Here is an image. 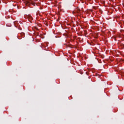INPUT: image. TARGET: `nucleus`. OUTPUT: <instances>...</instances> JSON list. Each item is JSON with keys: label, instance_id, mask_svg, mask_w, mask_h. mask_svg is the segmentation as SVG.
Wrapping results in <instances>:
<instances>
[{"label": "nucleus", "instance_id": "2", "mask_svg": "<svg viewBox=\"0 0 124 124\" xmlns=\"http://www.w3.org/2000/svg\"><path fill=\"white\" fill-rule=\"evenodd\" d=\"M81 14V10H80V8L78 7L77 8L75 11L73 12V14Z\"/></svg>", "mask_w": 124, "mask_h": 124}, {"label": "nucleus", "instance_id": "4", "mask_svg": "<svg viewBox=\"0 0 124 124\" xmlns=\"http://www.w3.org/2000/svg\"><path fill=\"white\" fill-rule=\"evenodd\" d=\"M16 23V22H14V24H15V25Z\"/></svg>", "mask_w": 124, "mask_h": 124}, {"label": "nucleus", "instance_id": "3", "mask_svg": "<svg viewBox=\"0 0 124 124\" xmlns=\"http://www.w3.org/2000/svg\"><path fill=\"white\" fill-rule=\"evenodd\" d=\"M27 18L28 19L29 21H30V22L31 23V20H32V17H31V16L28 15V16H27Z\"/></svg>", "mask_w": 124, "mask_h": 124}, {"label": "nucleus", "instance_id": "1", "mask_svg": "<svg viewBox=\"0 0 124 124\" xmlns=\"http://www.w3.org/2000/svg\"><path fill=\"white\" fill-rule=\"evenodd\" d=\"M35 1H36L35 0H25L24 2L27 6H31V4L32 5L35 6V5L36 4Z\"/></svg>", "mask_w": 124, "mask_h": 124}]
</instances>
